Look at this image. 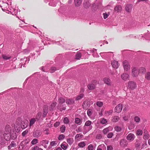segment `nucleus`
<instances>
[{
    "instance_id": "09e8293b",
    "label": "nucleus",
    "mask_w": 150,
    "mask_h": 150,
    "mask_svg": "<svg viewBox=\"0 0 150 150\" xmlns=\"http://www.w3.org/2000/svg\"><path fill=\"white\" fill-rule=\"evenodd\" d=\"M145 78L148 80H150V72H148L146 74Z\"/></svg>"
},
{
    "instance_id": "9b49d317",
    "label": "nucleus",
    "mask_w": 150,
    "mask_h": 150,
    "mask_svg": "<svg viewBox=\"0 0 150 150\" xmlns=\"http://www.w3.org/2000/svg\"><path fill=\"white\" fill-rule=\"evenodd\" d=\"M122 108V105L121 104L117 105L115 108V111L117 112H120Z\"/></svg>"
},
{
    "instance_id": "39448f33",
    "label": "nucleus",
    "mask_w": 150,
    "mask_h": 150,
    "mask_svg": "<svg viewBox=\"0 0 150 150\" xmlns=\"http://www.w3.org/2000/svg\"><path fill=\"white\" fill-rule=\"evenodd\" d=\"M135 136L132 133L129 134L126 137V139L129 142L133 141L134 139Z\"/></svg>"
},
{
    "instance_id": "13d9d810",
    "label": "nucleus",
    "mask_w": 150,
    "mask_h": 150,
    "mask_svg": "<svg viewBox=\"0 0 150 150\" xmlns=\"http://www.w3.org/2000/svg\"><path fill=\"white\" fill-rule=\"evenodd\" d=\"M57 144V142L55 141H53L50 142V145L52 146H54Z\"/></svg>"
},
{
    "instance_id": "5701e85b",
    "label": "nucleus",
    "mask_w": 150,
    "mask_h": 150,
    "mask_svg": "<svg viewBox=\"0 0 150 150\" xmlns=\"http://www.w3.org/2000/svg\"><path fill=\"white\" fill-rule=\"evenodd\" d=\"M87 87L89 90H92L95 88L96 86L93 83H90L88 85Z\"/></svg>"
},
{
    "instance_id": "f8f14e48",
    "label": "nucleus",
    "mask_w": 150,
    "mask_h": 150,
    "mask_svg": "<svg viewBox=\"0 0 150 150\" xmlns=\"http://www.w3.org/2000/svg\"><path fill=\"white\" fill-rule=\"evenodd\" d=\"M150 136L147 130L144 129V130L143 139L144 140L148 139L149 138Z\"/></svg>"
},
{
    "instance_id": "bf43d9fd",
    "label": "nucleus",
    "mask_w": 150,
    "mask_h": 150,
    "mask_svg": "<svg viewBox=\"0 0 150 150\" xmlns=\"http://www.w3.org/2000/svg\"><path fill=\"white\" fill-rule=\"evenodd\" d=\"M113 136V134L112 132H110L107 135V137L108 138H111Z\"/></svg>"
},
{
    "instance_id": "864d4df0",
    "label": "nucleus",
    "mask_w": 150,
    "mask_h": 150,
    "mask_svg": "<svg viewBox=\"0 0 150 150\" xmlns=\"http://www.w3.org/2000/svg\"><path fill=\"white\" fill-rule=\"evenodd\" d=\"M115 129L116 131L117 132H119L121 131V128L119 126H116L115 128Z\"/></svg>"
},
{
    "instance_id": "a211bd4d",
    "label": "nucleus",
    "mask_w": 150,
    "mask_h": 150,
    "mask_svg": "<svg viewBox=\"0 0 150 150\" xmlns=\"http://www.w3.org/2000/svg\"><path fill=\"white\" fill-rule=\"evenodd\" d=\"M90 6V4L89 0H85L83 2V6L85 8H88Z\"/></svg>"
},
{
    "instance_id": "e2e57ef3",
    "label": "nucleus",
    "mask_w": 150,
    "mask_h": 150,
    "mask_svg": "<svg viewBox=\"0 0 150 150\" xmlns=\"http://www.w3.org/2000/svg\"><path fill=\"white\" fill-rule=\"evenodd\" d=\"M60 124V123L59 122H55L54 125V126L55 127H57Z\"/></svg>"
},
{
    "instance_id": "69168bd1",
    "label": "nucleus",
    "mask_w": 150,
    "mask_h": 150,
    "mask_svg": "<svg viewBox=\"0 0 150 150\" xmlns=\"http://www.w3.org/2000/svg\"><path fill=\"white\" fill-rule=\"evenodd\" d=\"M76 130L77 132H79L82 131V129L80 127H79Z\"/></svg>"
},
{
    "instance_id": "4c0bfd02",
    "label": "nucleus",
    "mask_w": 150,
    "mask_h": 150,
    "mask_svg": "<svg viewBox=\"0 0 150 150\" xmlns=\"http://www.w3.org/2000/svg\"><path fill=\"white\" fill-rule=\"evenodd\" d=\"M83 136V135L81 134H77L75 137V139H76L77 140H79L80 137V138H81Z\"/></svg>"
},
{
    "instance_id": "f704fd0d",
    "label": "nucleus",
    "mask_w": 150,
    "mask_h": 150,
    "mask_svg": "<svg viewBox=\"0 0 150 150\" xmlns=\"http://www.w3.org/2000/svg\"><path fill=\"white\" fill-rule=\"evenodd\" d=\"M59 102L60 104H62L65 102V100L62 97H60L58 99Z\"/></svg>"
},
{
    "instance_id": "4be33fe9",
    "label": "nucleus",
    "mask_w": 150,
    "mask_h": 150,
    "mask_svg": "<svg viewBox=\"0 0 150 150\" xmlns=\"http://www.w3.org/2000/svg\"><path fill=\"white\" fill-rule=\"evenodd\" d=\"M66 102L68 104H73L74 103V100L73 98L67 99Z\"/></svg>"
},
{
    "instance_id": "dca6fc26",
    "label": "nucleus",
    "mask_w": 150,
    "mask_h": 150,
    "mask_svg": "<svg viewBox=\"0 0 150 150\" xmlns=\"http://www.w3.org/2000/svg\"><path fill=\"white\" fill-rule=\"evenodd\" d=\"M142 143V141L141 140L137 139L135 143V147L137 149H139L140 148V146Z\"/></svg>"
},
{
    "instance_id": "bb28decb",
    "label": "nucleus",
    "mask_w": 150,
    "mask_h": 150,
    "mask_svg": "<svg viewBox=\"0 0 150 150\" xmlns=\"http://www.w3.org/2000/svg\"><path fill=\"white\" fill-rule=\"evenodd\" d=\"M84 96V94L83 93L79 94L75 98L76 100H79L82 98Z\"/></svg>"
},
{
    "instance_id": "c03bdc74",
    "label": "nucleus",
    "mask_w": 150,
    "mask_h": 150,
    "mask_svg": "<svg viewBox=\"0 0 150 150\" xmlns=\"http://www.w3.org/2000/svg\"><path fill=\"white\" fill-rule=\"evenodd\" d=\"M66 129V127L64 125H63L60 128V131L62 133L64 132Z\"/></svg>"
},
{
    "instance_id": "6ab92c4d",
    "label": "nucleus",
    "mask_w": 150,
    "mask_h": 150,
    "mask_svg": "<svg viewBox=\"0 0 150 150\" xmlns=\"http://www.w3.org/2000/svg\"><path fill=\"white\" fill-rule=\"evenodd\" d=\"M57 103L56 102H54L52 103L49 107V110L50 111L52 110L55 108V107Z\"/></svg>"
},
{
    "instance_id": "f3484780",
    "label": "nucleus",
    "mask_w": 150,
    "mask_h": 150,
    "mask_svg": "<svg viewBox=\"0 0 150 150\" xmlns=\"http://www.w3.org/2000/svg\"><path fill=\"white\" fill-rule=\"evenodd\" d=\"M0 7L3 11H5L7 10L8 7V5L7 3H3L2 5H0Z\"/></svg>"
},
{
    "instance_id": "7ed1b4c3",
    "label": "nucleus",
    "mask_w": 150,
    "mask_h": 150,
    "mask_svg": "<svg viewBox=\"0 0 150 150\" xmlns=\"http://www.w3.org/2000/svg\"><path fill=\"white\" fill-rule=\"evenodd\" d=\"M139 72L138 69L136 67H133L132 68V76L136 77L139 75Z\"/></svg>"
},
{
    "instance_id": "a19ab883",
    "label": "nucleus",
    "mask_w": 150,
    "mask_h": 150,
    "mask_svg": "<svg viewBox=\"0 0 150 150\" xmlns=\"http://www.w3.org/2000/svg\"><path fill=\"white\" fill-rule=\"evenodd\" d=\"M81 53L79 52H77L76 56V59H79L81 58Z\"/></svg>"
},
{
    "instance_id": "72a5a7b5",
    "label": "nucleus",
    "mask_w": 150,
    "mask_h": 150,
    "mask_svg": "<svg viewBox=\"0 0 150 150\" xmlns=\"http://www.w3.org/2000/svg\"><path fill=\"white\" fill-rule=\"evenodd\" d=\"M113 112V110H112L108 111H106L105 112V114L106 116H108L111 115Z\"/></svg>"
},
{
    "instance_id": "c756f323",
    "label": "nucleus",
    "mask_w": 150,
    "mask_h": 150,
    "mask_svg": "<svg viewBox=\"0 0 150 150\" xmlns=\"http://www.w3.org/2000/svg\"><path fill=\"white\" fill-rule=\"evenodd\" d=\"M143 134V131L142 130L140 129H138L136 133V134L137 136H141Z\"/></svg>"
},
{
    "instance_id": "58836bf2",
    "label": "nucleus",
    "mask_w": 150,
    "mask_h": 150,
    "mask_svg": "<svg viewBox=\"0 0 150 150\" xmlns=\"http://www.w3.org/2000/svg\"><path fill=\"white\" fill-rule=\"evenodd\" d=\"M107 122V121L106 119L104 118H102L101 119L100 122L101 124H105Z\"/></svg>"
},
{
    "instance_id": "4468645a",
    "label": "nucleus",
    "mask_w": 150,
    "mask_h": 150,
    "mask_svg": "<svg viewBox=\"0 0 150 150\" xmlns=\"http://www.w3.org/2000/svg\"><path fill=\"white\" fill-rule=\"evenodd\" d=\"M48 112V106L45 105L43 108V111L42 113V116L45 117L47 115Z\"/></svg>"
},
{
    "instance_id": "423d86ee",
    "label": "nucleus",
    "mask_w": 150,
    "mask_h": 150,
    "mask_svg": "<svg viewBox=\"0 0 150 150\" xmlns=\"http://www.w3.org/2000/svg\"><path fill=\"white\" fill-rule=\"evenodd\" d=\"M121 77L122 80L126 81L129 79V75L128 73H124L121 74Z\"/></svg>"
},
{
    "instance_id": "b1692460",
    "label": "nucleus",
    "mask_w": 150,
    "mask_h": 150,
    "mask_svg": "<svg viewBox=\"0 0 150 150\" xmlns=\"http://www.w3.org/2000/svg\"><path fill=\"white\" fill-rule=\"evenodd\" d=\"M120 117L117 116H114L112 117V121L114 122H116L118 121Z\"/></svg>"
},
{
    "instance_id": "a878e982",
    "label": "nucleus",
    "mask_w": 150,
    "mask_h": 150,
    "mask_svg": "<svg viewBox=\"0 0 150 150\" xmlns=\"http://www.w3.org/2000/svg\"><path fill=\"white\" fill-rule=\"evenodd\" d=\"M29 141L27 139L21 142L20 145L22 147V148L23 149L24 147L26 144L28 143Z\"/></svg>"
},
{
    "instance_id": "338daca9",
    "label": "nucleus",
    "mask_w": 150,
    "mask_h": 150,
    "mask_svg": "<svg viewBox=\"0 0 150 150\" xmlns=\"http://www.w3.org/2000/svg\"><path fill=\"white\" fill-rule=\"evenodd\" d=\"M49 129H45L44 132H45V134L47 135L49 134V133L48 132Z\"/></svg>"
},
{
    "instance_id": "79ce46f5",
    "label": "nucleus",
    "mask_w": 150,
    "mask_h": 150,
    "mask_svg": "<svg viewBox=\"0 0 150 150\" xmlns=\"http://www.w3.org/2000/svg\"><path fill=\"white\" fill-rule=\"evenodd\" d=\"M96 104L98 107H101L103 106V103L102 102L98 101L96 102Z\"/></svg>"
},
{
    "instance_id": "ddd939ff",
    "label": "nucleus",
    "mask_w": 150,
    "mask_h": 150,
    "mask_svg": "<svg viewBox=\"0 0 150 150\" xmlns=\"http://www.w3.org/2000/svg\"><path fill=\"white\" fill-rule=\"evenodd\" d=\"M83 107L84 109H87L90 106V102L88 101H85L83 104Z\"/></svg>"
},
{
    "instance_id": "f257e3e1",
    "label": "nucleus",
    "mask_w": 150,
    "mask_h": 150,
    "mask_svg": "<svg viewBox=\"0 0 150 150\" xmlns=\"http://www.w3.org/2000/svg\"><path fill=\"white\" fill-rule=\"evenodd\" d=\"M11 131V127L9 125L6 126L4 132H1L0 133V142L2 141L3 139H5L7 141H8L10 139V134Z\"/></svg>"
},
{
    "instance_id": "3c124183",
    "label": "nucleus",
    "mask_w": 150,
    "mask_h": 150,
    "mask_svg": "<svg viewBox=\"0 0 150 150\" xmlns=\"http://www.w3.org/2000/svg\"><path fill=\"white\" fill-rule=\"evenodd\" d=\"M87 113L88 116H89V117L91 116L92 114L91 109H88L87 111Z\"/></svg>"
},
{
    "instance_id": "9d476101",
    "label": "nucleus",
    "mask_w": 150,
    "mask_h": 150,
    "mask_svg": "<svg viewBox=\"0 0 150 150\" xmlns=\"http://www.w3.org/2000/svg\"><path fill=\"white\" fill-rule=\"evenodd\" d=\"M123 65L125 70L127 71L130 69L129 64L127 61L125 60L123 61Z\"/></svg>"
},
{
    "instance_id": "2f4dec72",
    "label": "nucleus",
    "mask_w": 150,
    "mask_h": 150,
    "mask_svg": "<svg viewBox=\"0 0 150 150\" xmlns=\"http://www.w3.org/2000/svg\"><path fill=\"white\" fill-rule=\"evenodd\" d=\"M36 121V119L33 118L31 119L30 121V127L32 126Z\"/></svg>"
},
{
    "instance_id": "393cba45",
    "label": "nucleus",
    "mask_w": 150,
    "mask_h": 150,
    "mask_svg": "<svg viewBox=\"0 0 150 150\" xmlns=\"http://www.w3.org/2000/svg\"><path fill=\"white\" fill-rule=\"evenodd\" d=\"M68 145L65 142H63L60 145L61 147L64 150L67 149Z\"/></svg>"
},
{
    "instance_id": "c85d7f7f",
    "label": "nucleus",
    "mask_w": 150,
    "mask_h": 150,
    "mask_svg": "<svg viewBox=\"0 0 150 150\" xmlns=\"http://www.w3.org/2000/svg\"><path fill=\"white\" fill-rule=\"evenodd\" d=\"M67 142L69 144V145H71L74 142L73 139L72 138H68L67 139Z\"/></svg>"
},
{
    "instance_id": "20e7f679",
    "label": "nucleus",
    "mask_w": 150,
    "mask_h": 150,
    "mask_svg": "<svg viewBox=\"0 0 150 150\" xmlns=\"http://www.w3.org/2000/svg\"><path fill=\"white\" fill-rule=\"evenodd\" d=\"M42 134V132L39 129L34 130L33 132V135L35 138H38L40 137Z\"/></svg>"
},
{
    "instance_id": "473e14b6",
    "label": "nucleus",
    "mask_w": 150,
    "mask_h": 150,
    "mask_svg": "<svg viewBox=\"0 0 150 150\" xmlns=\"http://www.w3.org/2000/svg\"><path fill=\"white\" fill-rule=\"evenodd\" d=\"M138 70L139 72L140 73H144L146 71L145 68L142 67H140Z\"/></svg>"
},
{
    "instance_id": "6e6d98bb",
    "label": "nucleus",
    "mask_w": 150,
    "mask_h": 150,
    "mask_svg": "<svg viewBox=\"0 0 150 150\" xmlns=\"http://www.w3.org/2000/svg\"><path fill=\"white\" fill-rule=\"evenodd\" d=\"M28 130L27 129H26L25 130L23 131L22 134V135L23 137H24L26 135L28 134Z\"/></svg>"
},
{
    "instance_id": "de8ad7c7",
    "label": "nucleus",
    "mask_w": 150,
    "mask_h": 150,
    "mask_svg": "<svg viewBox=\"0 0 150 150\" xmlns=\"http://www.w3.org/2000/svg\"><path fill=\"white\" fill-rule=\"evenodd\" d=\"M12 134V135L11 134V135H10V138H11L13 139H16L17 137L16 134V133H14V134Z\"/></svg>"
},
{
    "instance_id": "a18cd8bd",
    "label": "nucleus",
    "mask_w": 150,
    "mask_h": 150,
    "mask_svg": "<svg viewBox=\"0 0 150 150\" xmlns=\"http://www.w3.org/2000/svg\"><path fill=\"white\" fill-rule=\"evenodd\" d=\"M64 124H67L69 123V121L68 118L67 117H65L63 120Z\"/></svg>"
},
{
    "instance_id": "680f3d73",
    "label": "nucleus",
    "mask_w": 150,
    "mask_h": 150,
    "mask_svg": "<svg viewBox=\"0 0 150 150\" xmlns=\"http://www.w3.org/2000/svg\"><path fill=\"white\" fill-rule=\"evenodd\" d=\"M103 18L104 19H105L107 18L109 15V14H108L106 13H103Z\"/></svg>"
},
{
    "instance_id": "0eeeda50",
    "label": "nucleus",
    "mask_w": 150,
    "mask_h": 150,
    "mask_svg": "<svg viewBox=\"0 0 150 150\" xmlns=\"http://www.w3.org/2000/svg\"><path fill=\"white\" fill-rule=\"evenodd\" d=\"M120 146L122 147H125L127 146L128 142L125 139H121L120 142Z\"/></svg>"
},
{
    "instance_id": "0e129e2a",
    "label": "nucleus",
    "mask_w": 150,
    "mask_h": 150,
    "mask_svg": "<svg viewBox=\"0 0 150 150\" xmlns=\"http://www.w3.org/2000/svg\"><path fill=\"white\" fill-rule=\"evenodd\" d=\"M113 148L111 146H108L107 147V150H112Z\"/></svg>"
},
{
    "instance_id": "49530a36",
    "label": "nucleus",
    "mask_w": 150,
    "mask_h": 150,
    "mask_svg": "<svg viewBox=\"0 0 150 150\" xmlns=\"http://www.w3.org/2000/svg\"><path fill=\"white\" fill-rule=\"evenodd\" d=\"M38 142V140L37 139L35 138L33 139L31 143L33 145H34L36 144Z\"/></svg>"
},
{
    "instance_id": "ea45409f",
    "label": "nucleus",
    "mask_w": 150,
    "mask_h": 150,
    "mask_svg": "<svg viewBox=\"0 0 150 150\" xmlns=\"http://www.w3.org/2000/svg\"><path fill=\"white\" fill-rule=\"evenodd\" d=\"M75 122L78 125H80L81 124V120L78 118H76L75 119Z\"/></svg>"
},
{
    "instance_id": "412c9836",
    "label": "nucleus",
    "mask_w": 150,
    "mask_h": 150,
    "mask_svg": "<svg viewBox=\"0 0 150 150\" xmlns=\"http://www.w3.org/2000/svg\"><path fill=\"white\" fill-rule=\"evenodd\" d=\"M122 7L120 5H117L114 8L115 11L118 12H121L122 10Z\"/></svg>"
},
{
    "instance_id": "4d7b16f0",
    "label": "nucleus",
    "mask_w": 150,
    "mask_h": 150,
    "mask_svg": "<svg viewBox=\"0 0 150 150\" xmlns=\"http://www.w3.org/2000/svg\"><path fill=\"white\" fill-rule=\"evenodd\" d=\"M88 150H93V146L91 144H90L88 146Z\"/></svg>"
},
{
    "instance_id": "774afa93",
    "label": "nucleus",
    "mask_w": 150,
    "mask_h": 150,
    "mask_svg": "<svg viewBox=\"0 0 150 150\" xmlns=\"http://www.w3.org/2000/svg\"><path fill=\"white\" fill-rule=\"evenodd\" d=\"M39 148L38 146H36L33 148L32 150H39Z\"/></svg>"
},
{
    "instance_id": "5fc2aeb1",
    "label": "nucleus",
    "mask_w": 150,
    "mask_h": 150,
    "mask_svg": "<svg viewBox=\"0 0 150 150\" xmlns=\"http://www.w3.org/2000/svg\"><path fill=\"white\" fill-rule=\"evenodd\" d=\"M57 70L56 67H51L50 70V73H52L54 72Z\"/></svg>"
},
{
    "instance_id": "2eb2a0df",
    "label": "nucleus",
    "mask_w": 150,
    "mask_h": 150,
    "mask_svg": "<svg viewBox=\"0 0 150 150\" xmlns=\"http://www.w3.org/2000/svg\"><path fill=\"white\" fill-rule=\"evenodd\" d=\"M91 123L92 122L90 120H88L86 121L85 123V126L89 127L88 129V131L90 130L93 127L92 125H91Z\"/></svg>"
},
{
    "instance_id": "1a4fd4ad",
    "label": "nucleus",
    "mask_w": 150,
    "mask_h": 150,
    "mask_svg": "<svg viewBox=\"0 0 150 150\" xmlns=\"http://www.w3.org/2000/svg\"><path fill=\"white\" fill-rule=\"evenodd\" d=\"M103 81L104 83L107 84L108 86H111L112 82L111 80L108 77H105L103 79Z\"/></svg>"
},
{
    "instance_id": "cd10ccee",
    "label": "nucleus",
    "mask_w": 150,
    "mask_h": 150,
    "mask_svg": "<svg viewBox=\"0 0 150 150\" xmlns=\"http://www.w3.org/2000/svg\"><path fill=\"white\" fill-rule=\"evenodd\" d=\"M81 2L82 0H74V3L75 6H79L81 4Z\"/></svg>"
},
{
    "instance_id": "8fccbe9b",
    "label": "nucleus",
    "mask_w": 150,
    "mask_h": 150,
    "mask_svg": "<svg viewBox=\"0 0 150 150\" xmlns=\"http://www.w3.org/2000/svg\"><path fill=\"white\" fill-rule=\"evenodd\" d=\"M65 137V136L64 135L62 134L60 135L58 137V139L59 140H61L63 139Z\"/></svg>"
},
{
    "instance_id": "f03ea898",
    "label": "nucleus",
    "mask_w": 150,
    "mask_h": 150,
    "mask_svg": "<svg viewBox=\"0 0 150 150\" xmlns=\"http://www.w3.org/2000/svg\"><path fill=\"white\" fill-rule=\"evenodd\" d=\"M137 87V84L135 82L133 81H129L127 85V88L131 90H134Z\"/></svg>"
},
{
    "instance_id": "e433bc0d",
    "label": "nucleus",
    "mask_w": 150,
    "mask_h": 150,
    "mask_svg": "<svg viewBox=\"0 0 150 150\" xmlns=\"http://www.w3.org/2000/svg\"><path fill=\"white\" fill-rule=\"evenodd\" d=\"M134 120L136 122L139 123L140 121V117L138 116H135L134 117Z\"/></svg>"
},
{
    "instance_id": "aec40b11",
    "label": "nucleus",
    "mask_w": 150,
    "mask_h": 150,
    "mask_svg": "<svg viewBox=\"0 0 150 150\" xmlns=\"http://www.w3.org/2000/svg\"><path fill=\"white\" fill-rule=\"evenodd\" d=\"M111 64L112 67L115 68L117 69L119 66L118 62L115 60L112 62Z\"/></svg>"
},
{
    "instance_id": "052dcab7",
    "label": "nucleus",
    "mask_w": 150,
    "mask_h": 150,
    "mask_svg": "<svg viewBox=\"0 0 150 150\" xmlns=\"http://www.w3.org/2000/svg\"><path fill=\"white\" fill-rule=\"evenodd\" d=\"M2 58L3 59L5 60H7L10 59L11 58L10 57H8L5 55H2Z\"/></svg>"
},
{
    "instance_id": "37998d69",
    "label": "nucleus",
    "mask_w": 150,
    "mask_h": 150,
    "mask_svg": "<svg viewBox=\"0 0 150 150\" xmlns=\"http://www.w3.org/2000/svg\"><path fill=\"white\" fill-rule=\"evenodd\" d=\"M109 129L108 127L106 128L103 129V133L104 134H106L107 133L109 132Z\"/></svg>"
},
{
    "instance_id": "603ef678",
    "label": "nucleus",
    "mask_w": 150,
    "mask_h": 150,
    "mask_svg": "<svg viewBox=\"0 0 150 150\" xmlns=\"http://www.w3.org/2000/svg\"><path fill=\"white\" fill-rule=\"evenodd\" d=\"M42 115V113L41 112H38L36 118V119L38 120L40 117Z\"/></svg>"
},
{
    "instance_id": "6e6552de",
    "label": "nucleus",
    "mask_w": 150,
    "mask_h": 150,
    "mask_svg": "<svg viewBox=\"0 0 150 150\" xmlns=\"http://www.w3.org/2000/svg\"><path fill=\"white\" fill-rule=\"evenodd\" d=\"M133 7V5L131 4H127L125 7V10L128 13L131 12Z\"/></svg>"
},
{
    "instance_id": "c9c22d12",
    "label": "nucleus",
    "mask_w": 150,
    "mask_h": 150,
    "mask_svg": "<svg viewBox=\"0 0 150 150\" xmlns=\"http://www.w3.org/2000/svg\"><path fill=\"white\" fill-rule=\"evenodd\" d=\"M85 143L84 142H82L78 144V146L81 148H83L86 146Z\"/></svg>"
},
{
    "instance_id": "7c9ffc66",
    "label": "nucleus",
    "mask_w": 150,
    "mask_h": 150,
    "mask_svg": "<svg viewBox=\"0 0 150 150\" xmlns=\"http://www.w3.org/2000/svg\"><path fill=\"white\" fill-rule=\"evenodd\" d=\"M21 127L22 129H24L27 127V122L26 123L23 121L21 123Z\"/></svg>"
}]
</instances>
